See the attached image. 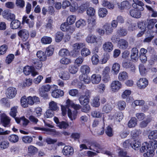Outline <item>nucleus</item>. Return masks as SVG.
<instances>
[{"instance_id":"3","label":"nucleus","mask_w":157,"mask_h":157,"mask_svg":"<svg viewBox=\"0 0 157 157\" xmlns=\"http://www.w3.org/2000/svg\"><path fill=\"white\" fill-rule=\"evenodd\" d=\"M81 71L82 75L79 76V78L81 81L84 82L85 84L88 83V67L86 65H83L81 67Z\"/></svg>"},{"instance_id":"52","label":"nucleus","mask_w":157,"mask_h":157,"mask_svg":"<svg viewBox=\"0 0 157 157\" xmlns=\"http://www.w3.org/2000/svg\"><path fill=\"white\" fill-rule=\"evenodd\" d=\"M76 20V17L74 15H71L67 19V23L70 25L73 24Z\"/></svg>"},{"instance_id":"31","label":"nucleus","mask_w":157,"mask_h":157,"mask_svg":"<svg viewBox=\"0 0 157 157\" xmlns=\"http://www.w3.org/2000/svg\"><path fill=\"white\" fill-rule=\"evenodd\" d=\"M67 115L71 120L72 121L73 120H75L77 116L76 111H75L72 112L70 109H68L67 110Z\"/></svg>"},{"instance_id":"40","label":"nucleus","mask_w":157,"mask_h":157,"mask_svg":"<svg viewBox=\"0 0 157 157\" xmlns=\"http://www.w3.org/2000/svg\"><path fill=\"white\" fill-rule=\"evenodd\" d=\"M100 98L98 96L95 97L93 99L92 103V105L94 107H98L100 105Z\"/></svg>"},{"instance_id":"51","label":"nucleus","mask_w":157,"mask_h":157,"mask_svg":"<svg viewBox=\"0 0 157 157\" xmlns=\"http://www.w3.org/2000/svg\"><path fill=\"white\" fill-rule=\"evenodd\" d=\"M57 126L61 129H65L68 127V124L65 121H62L60 123H58Z\"/></svg>"},{"instance_id":"25","label":"nucleus","mask_w":157,"mask_h":157,"mask_svg":"<svg viewBox=\"0 0 157 157\" xmlns=\"http://www.w3.org/2000/svg\"><path fill=\"white\" fill-rule=\"evenodd\" d=\"M49 108L50 109L53 111H57L59 110V108L57 103L54 101H51L49 104Z\"/></svg>"},{"instance_id":"23","label":"nucleus","mask_w":157,"mask_h":157,"mask_svg":"<svg viewBox=\"0 0 157 157\" xmlns=\"http://www.w3.org/2000/svg\"><path fill=\"white\" fill-rule=\"evenodd\" d=\"M21 25V22L17 20H13L11 23L10 27L12 29H17L19 28Z\"/></svg>"},{"instance_id":"38","label":"nucleus","mask_w":157,"mask_h":157,"mask_svg":"<svg viewBox=\"0 0 157 157\" xmlns=\"http://www.w3.org/2000/svg\"><path fill=\"white\" fill-rule=\"evenodd\" d=\"M34 128L35 130H39L47 132V134L49 135H51V132H55L56 131L55 130L53 129L41 128L36 127H34Z\"/></svg>"},{"instance_id":"41","label":"nucleus","mask_w":157,"mask_h":157,"mask_svg":"<svg viewBox=\"0 0 157 157\" xmlns=\"http://www.w3.org/2000/svg\"><path fill=\"white\" fill-rule=\"evenodd\" d=\"M21 106L24 108H26L28 106L29 104L25 96H23L21 98Z\"/></svg>"},{"instance_id":"19","label":"nucleus","mask_w":157,"mask_h":157,"mask_svg":"<svg viewBox=\"0 0 157 157\" xmlns=\"http://www.w3.org/2000/svg\"><path fill=\"white\" fill-rule=\"evenodd\" d=\"M42 60L38 59H34L32 60L33 65L37 69H39L42 66Z\"/></svg>"},{"instance_id":"14","label":"nucleus","mask_w":157,"mask_h":157,"mask_svg":"<svg viewBox=\"0 0 157 157\" xmlns=\"http://www.w3.org/2000/svg\"><path fill=\"white\" fill-rule=\"evenodd\" d=\"M132 59L137 61L138 59V51L136 48H133L131 50V54L130 56Z\"/></svg>"},{"instance_id":"20","label":"nucleus","mask_w":157,"mask_h":157,"mask_svg":"<svg viewBox=\"0 0 157 157\" xmlns=\"http://www.w3.org/2000/svg\"><path fill=\"white\" fill-rule=\"evenodd\" d=\"M128 75L127 72L123 71L121 72L118 75V79L120 81H124L128 78Z\"/></svg>"},{"instance_id":"37","label":"nucleus","mask_w":157,"mask_h":157,"mask_svg":"<svg viewBox=\"0 0 157 157\" xmlns=\"http://www.w3.org/2000/svg\"><path fill=\"white\" fill-rule=\"evenodd\" d=\"M137 124V120L135 117H132L129 121L128 123V126L129 128H131L136 126Z\"/></svg>"},{"instance_id":"22","label":"nucleus","mask_w":157,"mask_h":157,"mask_svg":"<svg viewBox=\"0 0 157 157\" xmlns=\"http://www.w3.org/2000/svg\"><path fill=\"white\" fill-rule=\"evenodd\" d=\"M116 105L117 109L119 110L122 111L125 109L126 104L125 101L123 100H120L117 102Z\"/></svg>"},{"instance_id":"57","label":"nucleus","mask_w":157,"mask_h":157,"mask_svg":"<svg viewBox=\"0 0 157 157\" xmlns=\"http://www.w3.org/2000/svg\"><path fill=\"white\" fill-rule=\"evenodd\" d=\"M22 140L25 143L29 144L32 141L33 138L30 136H25L23 137Z\"/></svg>"},{"instance_id":"44","label":"nucleus","mask_w":157,"mask_h":157,"mask_svg":"<svg viewBox=\"0 0 157 157\" xmlns=\"http://www.w3.org/2000/svg\"><path fill=\"white\" fill-rule=\"evenodd\" d=\"M157 22V20L155 19H150L148 21L147 28L149 29H152L154 26L155 24Z\"/></svg>"},{"instance_id":"7","label":"nucleus","mask_w":157,"mask_h":157,"mask_svg":"<svg viewBox=\"0 0 157 157\" xmlns=\"http://www.w3.org/2000/svg\"><path fill=\"white\" fill-rule=\"evenodd\" d=\"M1 123L5 127H9L10 126V119L5 114H3L1 115Z\"/></svg>"},{"instance_id":"21","label":"nucleus","mask_w":157,"mask_h":157,"mask_svg":"<svg viewBox=\"0 0 157 157\" xmlns=\"http://www.w3.org/2000/svg\"><path fill=\"white\" fill-rule=\"evenodd\" d=\"M59 77L64 80H68L70 77L69 73L67 71H62L59 75Z\"/></svg>"},{"instance_id":"12","label":"nucleus","mask_w":157,"mask_h":157,"mask_svg":"<svg viewBox=\"0 0 157 157\" xmlns=\"http://www.w3.org/2000/svg\"><path fill=\"white\" fill-rule=\"evenodd\" d=\"M113 45L112 43L110 42H106L103 45V49L106 52H110L113 49Z\"/></svg>"},{"instance_id":"24","label":"nucleus","mask_w":157,"mask_h":157,"mask_svg":"<svg viewBox=\"0 0 157 157\" xmlns=\"http://www.w3.org/2000/svg\"><path fill=\"white\" fill-rule=\"evenodd\" d=\"M98 149H97V151H96V152L98 153H101L104 154H106L108 155L110 157H116L115 155L113 154L112 152H110L109 151L102 150L103 148H98Z\"/></svg>"},{"instance_id":"62","label":"nucleus","mask_w":157,"mask_h":157,"mask_svg":"<svg viewBox=\"0 0 157 157\" xmlns=\"http://www.w3.org/2000/svg\"><path fill=\"white\" fill-rule=\"evenodd\" d=\"M105 132L106 134L109 136L111 137L113 135L112 129L110 126H108L107 127Z\"/></svg>"},{"instance_id":"63","label":"nucleus","mask_w":157,"mask_h":157,"mask_svg":"<svg viewBox=\"0 0 157 157\" xmlns=\"http://www.w3.org/2000/svg\"><path fill=\"white\" fill-rule=\"evenodd\" d=\"M14 58V56L12 54H10L8 55L6 59V63L7 64H10L13 60Z\"/></svg>"},{"instance_id":"43","label":"nucleus","mask_w":157,"mask_h":157,"mask_svg":"<svg viewBox=\"0 0 157 157\" xmlns=\"http://www.w3.org/2000/svg\"><path fill=\"white\" fill-rule=\"evenodd\" d=\"M54 115L53 111L51 109L47 110L44 114V117L45 118H50L53 117Z\"/></svg>"},{"instance_id":"55","label":"nucleus","mask_w":157,"mask_h":157,"mask_svg":"<svg viewBox=\"0 0 157 157\" xmlns=\"http://www.w3.org/2000/svg\"><path fill=\"white\" fill-rule=\"evenodd\" d=\"M102 114H103L100 111L96 110L93 111L91 113L92 116L95 118L101 117L102 116Z\"/></svg>"},{"instance_id":"50","label":"nucleus","mask_w":157,"mask_h":157,"mask_svg":"<svg viewBox=\"0 0 157 157\" xmlns=\"http://www.w3.org/2000/svg\"><path fill=\"white\" fill-rule=\"evenodd\" d=\"M131 91L129 90H125L122 94L121 97L123 99H126L131 94Z\"/></svg>"},{"instance_id":"47","label":"nucleus","mask_w":157,"mask_h":157,"mask_svg":"<svg viewBox=\"0 0 157 157\" xmlns=\"http://www.w3.org/2000/svg\"><path fill=\"white\" fill-rule=\"evenodd\" d=\"M148 138L150 140L157 138V130H153L151 131L149 134Z\"/></svg>"},{"instance_id":"42","label":"nucleus","mask_w":157,"mask_h":157,"mask_svg":"<svg viewBox=\"0 0 157 157\" xmlns=\"http://www.w3.org/2000/svg\"><path fill=\"white\" fill-rule=\"evenodd\" d=\"M8 139L10 142L15 143L18 141L19 138L17 135L15 134H12L9 136Z\"/></svg>"},{"instance_id":"53","label":"nucleus","mask_w":157,"mask_h":157,"mask_svg":"<svg viewBox=\"0 0 157 157\" xmlns=\"http://www.w3.org/2000/svg\"><path fill=\"white\" fill-rule=\"evenodd\" d=\"M121 6L123 8L126 9L129 8L131 6V5L128 1L125 0L122 2L121 3Z\"/></svg>"},{"instance_id":"2","label":"nucleus","mask_w":157,"mask_h":157,"mask_svg":"<svg viewBox=\"0 0 157 157\" xmlns=\"http://www.w3.org/2000/svg\"><path fill=\"white\" fill-rule=\"evenodd\" d=\"M96 19L95 10L92 7L89 8V28L91 29L96 25Z\"/></svg>"},{"instance_id":"49","label":"nucleus","mask_w":157,"mask_h":157,"mask_svg":"<svg viewBox=\"0 0 157 157\" xmlns=\"http://www.w3.org/2000/svg\"><path fill=\"white\" fill-rule=\"evenodd\" d=\"M112 108L111 105L107 104L105 105L102 108V111L106 113H108L112 109Z\"/></svg>"},{"instance_id":"48","label":"nucleus","mask_w":157,"mask_h":157,"mask_svg":"<svg viewBox=\"0 0 157 157\" xmlns=\"http://www.w3.org/2000/svg\"><path fill=\"white\" fill-rule=\"evenodd\" d=\"M148 62L151 65H153L157 63V55H152L150 59L148 60Z\"/></svg>"},{"instance_id":"34","label":"nucleus","mask_w":157,"mask_h":157,"mask_svg":"<svg viewBox=\"0 0 157 157\" xmlns=\"http://www.w3.org/2000/svg\"><path fill=\"white\" fill-rule=\"evenodd\" d=\"M69 51L66 48H62L59 51V55L62 57H65L69 55Z\"/></svg>"},{"instance_id":"30","label":"nucleus","mask_w":157,"mask_h":157,"mask_svg":"<svg viewBox=\"0 0 157 157\" xmlns=\"http://www.w3.org/2000/svg\"><path fill=\"white\" fill-rule=\"evenodd\" d=\"M139 68L140 73L142 75H145L147 72V69L143 64L141 63L139 65Z\"/></svg>"},{"instance_id":"8","label":"nucleus","mask_w":157,"mask_h":157,"mask_svg":"<svg viewBox=\"0 0 157 157\" xmlns=\"http://www.w3.org/2000/svg\"><path fill=\"white\" fill-rule=\"evenodd\" d=\"M123 116V113L120 112H118L114 114H111L109 115L110 119L116 120L119 122H120L122 119Z\"/></svg>"},{"instance_id":"18","label":"nucleus","mask_w":157,"mask_h":157,"mask_svg":"<svg viewBox=\"0 0 157 157\" xmlns=\"http://www.w3.org/2000/svg\"><path fill=\"white\" fill-rule=\"evenodd\" d=\"M101 80V77L99 75L94 74L92 75L91 81L94 84H98L99 83Z\"/></svg>"},{"instance_id":"58","label":"nucleus","mask_w":157,"mask_h":157,"mask_svg":"<svg viewBox=\"0 0 157 157\" xmlns=\"http://www.w3.org/2000/svg\"><path fill=\"white\" fill-rule=\"evenodd\" d=\"M51 86L49 84H46L42 86L40 88V90L42 92H48L50 90Z\"/></svg>"},{"instance_id":"61","label":"nucleus","mask_w":157,"mask_h":157,"mask_svg":"<svg viewBox=\"0 0 157 157\" xmlns=\"http://www.w3.org/2000/svg\"><path fill=\"white\" fill-rule=\"evenodd\" d=\"M83 46V44L82 43H76L73 46V49L79 51L80 48Z\"/></svg>"},{"instance_id":"28","label":"nucleus","mask_w":157,"mask_h":157,"mask_svg":"<svg viewBox=\"0 0 157 157\" xmlns=\"http://www.w3.org/2000/svg\"><path fill=\"white\" fill-rule=\"evenodd\" d=\"M108 13L107 10L104 8H100L98 10V15L100 17H105Z\"/></svg>"},{"instance_id":"33","label":"nucleus","mask_w":157,"mask_h":157,"mask_svg":"<svg viewBox=\"0 0 157 157\" xmlns=\"http://www.w3.org/2000/svg\"><path fill=\"white\" fill-rule=\"evenodd\" d=\"M141 133V131L140 130L134 129L132 131L131 135L134 139H136Z\"/></svg>"},{"instance_id":"10","label":"nucleus","mask_w":157,"mask_h":157,"mask_svg":"<svg viewBox=\"0 0 157 157\" xmlns=\"http://www.w3.org/2000/svg\"><path fill=\"white\" fill-rule=\"evenodd\" d=\"M2 16L3 17L7 20H13L15 18V15L11 13L9 10H5L2 13Z\"/></svg>"},{"instance_id":"60","label":"nucleus","mask_w":157,"mask_h":157,"mask_svg":"<svg viewBox=\"0 0 157 157\" xmlns=\"http://www.w3.org/2000/svg\"><path fill=\"white\" fill-rule=\"evenodd\" d=\"M86 24V21L84 20L80 19L76 22L75 25L77 28H79L80 26H83Z\"/></svg>"},{"instance_id":"15","label":"nucleus","mask_w":157,"mask_h":157,"mask_svg":"<svg viewBox=\"0 0 157 157\" xmlns=\"http://www.w3.org/2000/svg\"><path fill=\"white\" fill-rule=\"evenodd\" d=\"M64 94V92L60 89H56L52 91V96L54 98H58L63 96Z\"/></svg>"},{"instance_id":"46","label":"nucleus","mask_w":157,"mask_h":157,"mask_svg":"<svg viewBox=\"0 0 157 157\" xmlns=\"http://www.w3.org/2000/svg\"><path fill=\"white\" fill-rule=\"evenodd\" d=\"M102 5L109 9H113L114 7V5L107 1H104L102 2Z\"/></svg>"},{"instance_id":"39","label":"nucleus","mask_w":157,"mask_h":157,"mask_svg":"<svg viewBox=\"0 0 157 157\" xmlns=\"http://www.w3.org/2000/svg\"><path fill=\"white\" fill-rule=\"evenodd\" d=\"M54 48L52 45H50L46 49L45 54L46 56H52L53 53Z\"/></svg>"},{"instance_id":"16","label":"nucleus","mask_w":157,"mask_h":157,"mask_svg":"<svg viewBox=\"0 0 157 157\" xmlns=\"http://www.w3.org/2000/svg\"><path fill=\"white\" fill-rule=\"evenodd\" d=\"M155 148H146L145 152L144 154V157H152L154 155Z\"/></svg>"},{"instance_id":"56","label":"nucleus","mask_w":157,"mask_h":157,"mask_svg":"<svg viewBox=\"0 0 157 157\" xmlns=\"http://www.w3.org/2000/svg\"><path fill=\"white\" fill-rule=\"evenodd\" d=\"M151 119L148 118L146 120L142 121L140 124V126L141 128H144L147 126V124L151 121Z\"/></svg>"},{"instance_id":"35","label":"nucleus","mask_w":157,"mask_h":157,"mask_svg":"<svg viewBox=\"0 0 157 157\" xmlns=\"http://www.w3.org/2000/svg\"><path fill=\"white\" fill-rule=\"evenodd\" d=\"M17 106H14L12 107L10 112V115L13 117H15L17 115Z\"/></svg>"},{"instance_id":"64","label":"nucleus","mask_w":157,"mask_h":157,"mask_svg":"<svg viewBox=\"0 0 157 157\" xmlns=\"http://www.w3.org/2000/svg\"><path fill=\"white\" fill-rule=\"evenodd\" d=\"M98 56L97 55H93L91 58L92 63L94 65H97L99 62Z\"/></svg>"},{"instance_id":"17","label":"nucleus","mask_w":157,"mask_h":157,"mask_svg":"<svg viewBox=\"0 0 157 157\" xmlns=\"http://www.w3.org/2000/svg\"><path fill=\"white\" fill-rule=\"evenodd\" d=\"M103 28L105 30V34L107 35L111 34L113 32V29L108 23L105 24L103 26Z\"/></svg>"},{"instance_id":"36","label":"nucleus","mask_w":157,"mask_h":157,"mask_svg":"<svg viewBox=\"0 0 157 157\" xmlns=\"http://www.w3.org/2000/svg\"><path fill=\"white\" fill-rule=\"evenodd\" d=\"M63 34L61 32H57L55 34V40L56 42H59L62 40Z\"/></svg>"},{"instance_id":"45","label":"nucleus","mask_w":157,"mask_h":157,"mask_svg":"<svg viewBox=\"0 0 157 157\" xmlns=\"http://www.w3.org/2000/svg\"><path fill=\"white\" fill-rule=\"evenodd\" d=\"M117 33L120 36H124L127 35L128 31L126 29L122 28L117 31Z\"/></svg>"},{"instance_id":"4","label":"nucleus","mask_w":157,"mask_h":157,"mask_svg":"<svg viewBox=\"0 0 157 157\" xmlns=\"http://www.w3.org/2000/svg\"><path fill=\"white\" fill-rule=\"evenodd\" d=\"M80 102L82 105L83 108L82 111L84 112L87 113L88 111V98L86 96H81L79 98Z\"/></svg>"},{"instance_id":"9","label":"nucleus","mask_w":157,"mask_h":157,"mask_svg":"<svg viewBox=\"0 0 157 157\" xmlns=\"http://www.w3.org/2000/svg\"><path fill=\"white\" fill-rule=\"evenodd\" d=\"M17 90L14 87H9L7 90L6 94L9 98H13L16 96Z\"/></svg>"},{"instance_id":"26","label":"nucleus","mask_w":157,"mask_h":157,"mask_svg":"<svg viewBox=\"0 0 157 157\" xmlns=\"http://www.w3.org/2000/svg\"><path fill=\"white\" fill-rule=\"evenodd\" d=\"M120 68V64L117 63H115L112 66V70L113 74L117 75L119 73Z\"/></svg>"},{"instance_id":"27","label":"nucleus","mask_w":157,"mask_h":157,"mask_svg":"<svg viewBox=\"0 0 157 157\" xmlns=\"http://www.w3.org/2000/svg\"><path fill=\"white\" fill-rule=\"evenodd\" d=\"M62 153L64 155L67 156L72 155L74 153L73 148H63Z\"/></svg>"},{"instance_id":"11","label":"nucleus","mask_w":157,"mask_h":157,"mask_svg":"<svg viewBox=\"0 0 157 157\" xmlns=\"http://www.w3.org/2000/svg\"><path fill=\"white\" fill-rule=\"evenodd\" d=\"M18 34L24 41L27 40L29 36L28 31L26 29H22L20 30L18 32Z\"/></svg>"},{"instance_id":"59","label":"nucleus","mask_w":157,"mask_h":157,"mask_svg":"<svg viewBox=\"0 0 157 157\" xmlns=\"http://www.w3.org/2000/svg\"><path fill=\"white\" fill-rule=\"evenodd\" d=\"M78 70V69L77 67L74 65H71L69 67V71L71 74H75L77 72Z\"/></svg>"},{"instance_id":"32","label":"nucleus","mask_w":157,"mask_h":157,"mask_svg":"<svg viewBox=\"0 0 157 157\" xmlns=\"http://www.w3.org/2000/svg\"><path fill=\"white\" fill-rule=\"evenodd\" d=\"M41 41L44 44H50L52 41V39L50 37L45 36L41 38Z\"/></svg>"},{"instance_id":"6","label":"nucleus","mask_w":157,"mask_h":157,"mask_svg":"<svg viewBox=\"0 0 157 157\" xmlns=\"http://www.w3.org/2000/svg\"><path fill=\"white\" fill-rule=\"evenodd\" d=\"M110 87L113 92H116L122 88V84L120 81L115 80L112 82Z\"/></svg>"},{"instance_id":"29","label":"nucleus","mask_w":157,"mask_h":157,"mask_svg":"<svg viewBox=\"0 0 157 157\" xmlns=\"http://www.w3.org/2000/svg\"><path fill=\"white\" fill-rule=\"evenodd\" d=\"M36 56L40 60L44 61L46 59L47 56L45 53L42 51H39L36 53Z\"/></svg>"},{"instance_id":"13","label":"nucleus","mask_w":157,"mask_h":157,"mask_svg":"<svg viewBox=\"0 0 157 157\" xmlns=\"http://www.w3.org/2000/svg\"><path fill=\"white\" fill-rule=\"evenodd\" d=\"M117 46L121 49H125L128 47V43L126 40L121 39L118 42Z\"/></svg>"},{"instance_id":"5","label":"nucleus","mask_w":157,"mask_h":157,"mask_svg":"<svg viewBox=\"0 0 157 157\" xmlns=\"http://www.w3.org/2000/svg\"><path fill=\"white\" fill-rule=\"evenodd\" d=\"M148 85V80L144 78H140L136 82L137 87L140 89H144Z\"/></svg>"},{"instance_id":"54","label":"nucleus","mask_w":157,"mask_h":157,"mask_svg":"<svg viewBox=\"0 0 157 157\" xmlns=\"http://www.w3.org/2000/svg\"><path fill=\"white\" fill-rule=\"evenodd\" d=\"M78 9V4L76 2L72 3L70 6V11L72 12H75Z\"/></svg>"},{"instance_id":"1","label":"nucleus","mask_w":157,"mask_h":157,"mask_svg":"<svg viewBox=\"0 0 157 157\" xmlns=\"http://www.w3.org/2000/svg\"><path fill=\"white\" fill-rule=\"evenodd\" d=\"M132 6L133 8L129 11L130 15L136 18H140L142 14V11L145 9L144 3L140 0H132Z\"/></svg>"}]
</instances>
